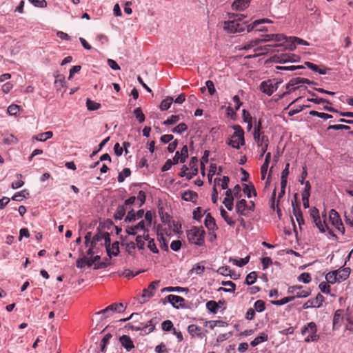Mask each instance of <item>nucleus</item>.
<instances>
[{"label":"nucleus","mask_w":353,"mask_h":353,"mask_svg":"<svg viewBox=\"0 0 353 353\" xmlns=\"http://www.w3.org/2000/svg\"><path fill=\"white\" fill-rule=\"evenodd\" d=\"M154 290V281H152L148 288H145L143 290L142 294L139 299V301L140 303L143 304L146 303L150 300V299L153 296Z\"/></svg>","instance_id":"obj_8"},{"label":"nucleus","mask_w":353,"mask_h":353,"mask_svg":"<svg viewBox=\"0 0 353 353\" xmlns=\"http://www.w3.org/2000/svg\"><path fill=\"white\" fill-rule=\"evenodd\" d=\"M207 308L213 313H216L218 309V305L216 302L214 301H210L206 303Z\"/></svg>","instance_id":"obj_54"},{"label":"nucleus","mask_w":353,"mask_h":353,"mask_svg":"<svg viewBox=\"0 0 353 353\" xmlns=\"http://www.w3.org/2000/svg\"><path fill=\"white\" fill-rule=\"evenodd\" d=\"M268 339V336L265 333H261L259 336L255 338L251 343L250 345L253 347L256 346L259 343L266 341Z\"/></svg>","instance_id":"obj_31"},{"label":"nucleus","mask_w":353,"mask_h":353,"mask_svg":"<svg viewBox=\"0 0 353 353\" xmlns=\"http://www.w3.org/2000/svg\"><path fill=\"white\" fill-rule=\"evenodd\" d=\"M295 299V296H287L278 301H272L271 303L274 305H282Z\"/></svg>","instance_id":"obj_40"},{"label":"nucleus","mask_w":353,"mask_h":353,"mask_svg":"<svg viewBox=\"0 0 353 353\" xmlns=\"http://www.w3.org/2000/svg\"><path fill=\"white\" fill-rule=\"evenodd\" d=\"M86 106L88 110H97L100 108L101 104L97 103L94 101H92L90 99H87L86 100Z\"/></svg>","instance_id":"obj_37"},{"label":"nucleus","mask_w":353,"mask_h":353,"mask_svg":"<svg viewBox=\"0 0 353 353\" xmlns=\"http://www.w3.org/2000/svg\"><path fill=\"white\" fill-rule=\"evenodd\" d=\"M205 231L202 228L193 227L188 231L187 236L190 243L202 245L204 243Z\"/></svg>","instance_id":"obj_3"},{"label":"nucleus","mask_w":353,"mask_h":353,"mask_svg":"<svg viewBox=\"0 0 353 353\" xmlns=\"http://www.w3.org/2000/svg\"><path fill=\"white\" fill-rule=\"evenodd\" d=\"M149 322L150 323V325H145L143 327H141V324L130 325V323L128 324L127 325H125V327H129L132 330H143V332L145 334H149V333L152 332L153 331V330L154 329V326L152 324V320H150Z\"/></svg>","instance_id":"obj_13"},{"label":"nucleus","mask_w":353,"mask_h":353,"mask_svg":"<svg viewBox=\"0 0 353 353\" xmlns=\"http://www.w3.org/2000/svg\"><path fill=\"white\" fill-rule=\"evenodd\" d=\"M260 128H261V122H259V125L257 128H255L254 132V139L255 141L257 143L258 145L260 146L261 143V137L262 135L260 133Z\"/></svg>","instance_id":"obj_42"},{"label":"nucleus","mask_w":353,"mask_h":353,"mask_svg":"<svg viewBox=\"0 0 353 353\" xmlns=\"http://www.w3.org/2000/svg\"><path fill=\"white\" fill-rule=\"evenodd\" d=\"M222 285L229 287V288H220L219 289V291L222 290V291L227 292H234L235 289H236V285L233 282H232L230 281H223Z\"/></svg>","instance_id":"obj_27"},{"label":"nucleus","mask_w":353,"mask_h":353,"mask_svg":"<svg viewBox=\"0 0 353 353\" xmlns=\"http://www.w3.org/2000/svg\"><path fill=\"white\" fill-rule=\"evenodd\" d=\"M342 314H343V311L340 310H337L335 312L334 319H333L334 325L340 323V321L342 320Z\"/></svg>","instance_id":"obj_57"},{"label":"nucleus","mask_w":353,"mask_h":353,"mask_svg":"<svg viewBox=\"0 0 353 353\" xmlns=\"http://www.w3.org/2000/svg\"><path fill=\"white\" fill-rule=\"evenodd\" d=\"M198 197L196 192L188 190L182 194V199L186 201L196 202Z\"/></svg>","instance_id":"obj_22"},{"label":"nucleus","mask_w":353,"mask_h":353,"mask_svg":"<svg viewBox=\"0 0 353 353\" xmlns=\"http://www.w3.org/2000/svg\"><path fill=\"white\" fill-rule=\"evenodd\" d=\"M104 239H105V232L99 231L97 234H95L94 235L90 243L93 245H96L97 242L101 241Z\"/></svg>","instance_id":"obj_38"},{"label":"nucleus","mask_w":353,"mask_h":353,"mask_svg":"<svg viewBox=\"0 0 353 353\" xmlns=\"http://www.w3.org/2000/svg\"><path fill=\"white\" fill-rule=\"evenodd\" d=\"M125 212L126 208L125 205H119L114 215V219L121 220L125 216Z\"/></svg>","instance_id":"obj_30"},{"label":"nucleus","mask_w":353,"mask_h":353,"mask_svg":"<svg viewBox=\"0 0 353 353\" xmlns=\"http://www.w3.org/2000/svg\"><path fill=\"white\" fill-rule=\"evenodd\" d=\"M301 77H296L292 79L286 85V88L288 90L286 92H284L281 97H283L285 94L290 93L292 92V90H294L296 88H299V86H296L299 84H301Z\"/></svg>","instance_id":"obj_16"},{"label":"nucleus","mask_w":353,"mask_h":353,"mask_svg":"<svg viewBox=\"0 0 353 353\" xmlns=\"http://www.w3.org/2000/svg\"><path fill=\"white\" fill-rule=\"evenodd\" d=\"M119 342L128 352H130L134 347L133 341L128 335L121 336L119 338Z\"/></svg>","instance_id":"obj_12"},{"label":"nucleus","mask_w":353,"mask_h":353,"mask_svg":"<svg viewBox=\"0 0 353 353\" xmlns=\"http://www.w3.org/2000/svg\"><path fill=\"white\" fill-rule=\"evenodd\" d=\"M310 114L312 115V116H317L323 119H328L332 118V116L331 114L324 113V112H319L315 110L310 111Z\"/></svg>","instance_id":"obj_49"},{"label":"nucleus","mask_w":353,"mask_h":353,"mask_svg":"<svg viewBox=\"0 0 353 353\" xmlns=\"http://www.w3.org/2000/svg\"><path fill=\"white\" fill-rule=\"evenodd\" d=\"M234 130L231 138L227 141V143L234 148L239 149L240 145L245 144L244 132L241 127L239 125H234L233 127Z\"/></svg>","instance_id":"obj_2"},{"label":"nucleus","mask_w":353,"mask_h":353,"mask_svg":"<svg viewBox=\"0 0 353 353\" xmlns=\"http://www.w3.org/2000/svg\"><path fill=\"white\" fill-rule=\"evenodd\" d=\"M236 213L240 216H247V210H248V205L245 199L239 201L235 205Z\"/></svg>","instance_id":"obj_11"},{"label":"nucleus","mask_w":353,"mask_h":353,"mask_svg":"<svg viewBox=\"0 0 353 353\" xmlns=\"http://www.w3.org/2000/svg\"><path fill=\"white\" fill-rule=\"evenodd\" d=\"M289 59H290V57L288 55V53L281 54L276 55L274 57L275 61L277 63H287L290 60Z\"/></svg>","instance_id":"obj_43"},{"label":"nucleus","mask_w":353,"mask_h":353,"mask_svg":"<svg viewBox=\"0 0 353 353\" xmlns=\"http://www.w3.org/2000/svg\"><path fill=\"white\" fill-rule=\"evenodd\" d=\"M302 334L306 336L305 341L306 342L315 341L318 340L319 336L316 334V325L311 322L302 330Z\"/></svg>","instance_id":"obj_4"},{"label":"nucleus","mask_w":353,"mask_h":353,"mask_svg":"<svg viewBox=\"0 0 353 353\" xmlns=\"http://www.w3.org/2000/svg\"><path fill=\"white\" fill-rule=\"evenodd\" d=\"M259 147H261V158L263 157L264 154L266 152L268 147V138L267 136L262 134L261 137V143Z\"/></svg>","instance_id":"obj_32"},{"label":"nucleus","mask_w":353,"mask_h":353,"mask_svg":"<svg viewBox=\"0 0 353 353\" xmlns=\"http://www.w3.org/2000/svg\"><path fill=\"white\" fill-rule=\"evenodd\" d=\"M290 39L292 44L294 45L293 48L291 46L290 47V50H293L296 45H309V43L306 41H304L302 39L298 37H290Z\"/></svg>","instance_id":"obj_41"},{"label":"nucleus","mask_w":353,"mask_h":353,"mask_svg":"<svg viewBox=\"0 0 353 353\" xmlns=\"http://www.w3.org/2000/svg\"><path fill=\"white\" fill-rule=\"evenodd\" d=\"M181 247V242L179 240L173 241L170 243V248L173 251H179L180 250Z\"/></svg>","instance_id":"obj_64"},{"label":"nucleus","mask_w":353,"mask_h":353,"mask_svg":"<svg viewBox=\"0 0 353 353\" xmlns=\"http://www.w3.org/2000/svg\"><path fill=\"white\" fill-rule=\"evenodd\" d=\"M314 222L315 223V225L321 232H324L325 231L327 225L325 224V221L322 222L321 219L319 218V220L314 221Z\"/></svg>","instance_id":"obj_62"},{"label":"nucleus","mask_w":353,"mask_h":353,"mask_svg":"<svg viewBox=\"0 0 353 353\" xmlns=\"http://www.w3.org/2000/svg\"><path fill=\"white\" fill-rule=\"evenodd\" d=\"M265 309V303L263 300H258L254 303V311L261 312Z\"/></svg>","instance_id":"obj_48"},{"label":"nucleus","mask_w":353,"mask_h":353,"mask_svg":"<svg viewBox=\"0 0 353 353\" xmlns=\"http://www.w3.org/2000/svg\"><path fill=\"white\" fill-rule=\"evenodd\" d=\"M288 292L290 294H295V298L307 297L310 295V291L309 290H303L301 285H294L288 288Z\"/></svg>","instance_id":"obj_9"},{"label":"nucleus","mask_w":353,"mask_h":353,"mask_svg":"<svg viewBox=\"0 0 353 353\" xmlns=\"http://www.w3.org/2000/svg\"><path fill=\"white\" fill-rule=\"evenodd\" d=\"M204 223L205 227L209 230L214 231L218 228L215 223V219L211 216L210 213H208L206 215Z\"/></svg>","instance_id":"obj_19"},{"label":"nucleus","mask_w":353,"mask_h":353,"mask_svg":"<svg viewBox=\"0 0 353 353\" xmlns=\"http://www.w3.org/2000/svg\"><path fill=\"white\" fill-rule=\"evenodd\" d=\"M111 337H112V334H107L102 339V340L101 341V352H105L106 345L109 343V341L111 339Z\"/></svg>","instance_id":"obj_47"},{"label":"nucleus","mask_w":353,"mask_h":353,"mask_svg":"<svg viewBox=\"0 0 353 353\" xmlns=\"http://www.w3.org/2000/svg\"><path fill=\"white\" fill-rule=\"evenodd\" d=\"M243 192L247 194L248 198L251 196V192H252L254 196H256L255 188L252 183L245 184L243 187Z\"/></svg>","instance_id":"obj_34"},{"label":"nucleus","mask_w":353,"mask_h":353,"mask_svg":"<svg viewBox=\"0 0 353 353\" xmlns=\"http://www.w3.org/2000/svg\"><path fill=\"white\" fill-rule=\"evenodd\" d=\"M168 301L172 305L176 308H179L180 306L183 307L184 305L185 299L181 296L170 294L168 295L165 299L161 300L163 304Z\"/></svg>","instance_id":"obj_10"},{"label":"nucleus","mask_w":353,"mask_h":353,"mask_svg":"<svg viewBox=\"0 0 353 353\" xmlns=\"http://www.w3.org/2000/svg\"><path fill=\"white\" fill-rule=\"evenodd\" d=\"M325 279L327 283L332 284L335 283L336 282H339V279L337 278L336 271L328 272L325 276Z\"/></svg>","instance_id":"obj_33"},{"label":"nucleus","mask_w":353,"mask_h":353,"mask_svg":"<svg viewBox=\"0 0 353 353\" xmlns=\"http://www.w3.org/2000/svg\"><path fill=\"white\" fill-rule=\"evenodd\" d=\"M179 153L181 155V162L184 163L188 157V150L187 145H184Z\"/></svg>","instance_id":"obj_56"},{"label":"nucleus","mask_w":353,"mask_h":353,"mask_svg":"<svg viewBox=\"0 0 353 353\" xmlns=\"http://www.w3.org/2000/svg\"><path fill=\"white\" fill-rule=\"evenodd\" d=\"M292 205L293 208V214L296 217V221L298 222L300 228H301V225L304 223V219L300 207L297 204L295 205L293 201L292 202Z\"/></svg>","instance_id":"obj_15"},{"label":"nucleus","mask_w":353,"mask_h":353,"mask_svg":"<svg viewBox=\"0 0 353 353\" xmlns=\"http://www.w3.org/2000/svg\"><path fill=\"white\" fill-rule=\"evenodd\" d=\"M225 198L224 199L223 203L228 210H232L233 208V201L234 196L232 195V192L230 189H228L225 192Z\"/></svg>","instance_id":"obj_17"},{"label":"nucleus","mask_w":353,"mask_h":353,"mask_svg":"<svg viewBox=\"0 0 353 353\" xmlns=\"http://www.w3.org/2000/svg\"><path fill=\"white\" fill-rule=\"evenodd\" d=\"M298 280L302 281L304 283H308L311 281V276L309 273L303 272L299 277Z\"/></svg>","instance_id":"obj_55"},{"label":"nucleus","mask_w":353,"mask_h":353,"mask_svg":"<svg viewBox=\"0 0 353 353\" xmlns=\"http://www.w3.org/2000/svg\"><path fill=\"white\" fill-rule=\"evenodd\" d=\"M172 102L173 98L171 97H168L161 102L159 108L161 111L167 110L170 108Z\"/></svg>","instance_id":"obj_25"},{"label":"nucleus","mask_w":353,"mask_h":353,"mask_svg":"<svg viewBox=\"0 0 353 353\" xmlns=\"http://www.w3.org/2000/svg\"><path fill=\"white\" fill-rule=\"evenodd\" d=\"M173 327V323L170 320L163 321L161 324V328L163 331L168 332Z\"/></svg>","instance_id":"obj_59"},{"label":"nucleus","mask_w":353,"mask_h":353,"mask_svg":"<svg viewBox=\"0 0 353 353\" xmlns=\"http://www.w3.org/2000/svg\"><path fill=\"white\" fill-rule=\"evenodd\" d=\"M220 212L221 216L228 225L230 226H234L235 225V221L232 217L229 216L228 212L222 207L220 209Z\"/></svg>","instance_id":"obj_29"},{"label":"nucleus","mask_w":353,"mask_h":353,"mask_svg":"<svg viewBox=\"0 0 353 353\" xmlns=\"http://www.w3.org/2000/svg\"><path fill=\"white\" fill-rule=\"evenodd\" d=\"M134 114L137 119L139 121V123H143L145 121V115L142 112L141 108H137L134 110Z\"/></svg>","instance_id":"obj_45"},{"label":"nucleus","mask_w":353,"mask_h":353,"mask_svg":"<svg viewBox=\"0 0 353 353\" xmlns=\"http://www.w3.org/2000/svg\"><path fill=\"white\" fill-rule=\"evenodd\" d=\"M289 168H290V163H288L285 165V168L281 172V182L283 186L287 185V179H288V176L289 174Z\"/></svg>","instance_id":"obj_35"},{"label":"nucleus","mask_w":353,"mask_h":353,"mask_svg":"<svg viewBox=\"0 0 353 353\" xmlns=\"http://www.w3.org/2000/svg\"><path fill=\"white\" fill-rule=\"evenodd\" d=\"M145 227V221L144 220H141L137 225L134 226H128L126 229V232L130 235H134L137 233L138 230H144Z\"/></svg>","instance_id":"obj_18"},{"label":"nucleus","mask_w":353,"mask_h":353,"mask_svg":"<svg viewBox=\"0 0 353 353\" xmlns=\"http://www.w3.org/2000/svg\"><path fill=\"white\" fill-rule=\"evenodd\" d=\"M157 240L159 242V247L164 251H168V243L170 240V237L169 235H164L161 233L159 234V231L157 232Z\"/></svg>","instance_id":"obj_14"},{"label":"nucleus","mask_w":353,"mask_h":353,"mask_svg":"<svg viewBox=\"0 0 353 353\" xmlns=\"http://www.w3.org/2000/svg\"><path fill=\"white\" fill-rule=\"evenodd\" d=\"M29 195V193L27 192V190H24L20 192H18L14 194V196L12 197V199L13 201H21L24 198H26L27 196Z\"/></svg>","instance_id":"obj_36"},{"label":"nucleus","mask_w":353,"mask_h":353,"mask_svg":"<svg viewBox=\"0 0 353 353\" xmlns=\"http://www.w3.org/2000/svg\"><path fill=\"white\" fill-rule=\"evenodd\" d=\"M108 255L110 258L112 257V256H117L119 253V243L118 241L114 242L112 245L108 250H106Z\"/></svg>","instance_id":"obj_23"},{"label":"nucleus","mask_w":353,"mask_h":353,"mask_svg":"<svg viewBox=\"0 0 353 353\" xmlns=\"http://www.w3.org/2000/svg\"><path fill=\"white\" fill-rule=\"evenodd\" d=\"M159 214L162 222L169 223L170 221V216L168 212H164L162 207H159Z\"/></svg>","instance_id":"obj_39"},{"label":"nucleus","mask_w":353,"mask_h":353,"mask_svg":"<svg viewBox=\"0 0 353 353\" xmlns=\"http://www.w3.org/2000/svg\"><path fill=\"white\" fill-rule=\"evenodd\" d=\"M329 216L332 225L334 226L338 231L343 234L345 232V228L340 219L339 213L335 210L332 209L330 212Z\"/></svg>","instance_id":"obj_6"},{"label":"nucleus","mask_w":353,"mask_h":353,"mask_svg":"<svg viewBox=\"0 0 353 353\" xmlns=\"http://www.w3.org/2000/svg\"><path fill=\"white\" fill-rule=\"evenodd\" d=\"M197 159L196 157H192L190 161L189 165L192 170V174H196L198 172V168L196 166Z\"/></svg>","instance_id":"obj_58"},{"label":"nucleus","mask_w":353,"mask_h":353,"mask_svg":"<svg viewBox=\"0 0 353 353\" xmlns=\"http://www.w3.org/2000/svg\"><path fill=\"white\" fill-rule=\"evenodd\" d=\"M53 136V132L52 131H47L43 133H40L37 135L33 136L32 137V141H46V140L52 138Z\"/></svg>","instance_id":"obj_20"},{"label":"nucleus","mask_w":353,"mask_h":353,"mask_svg":"<svg viewBox=\"0 0 353 353\" xmlns=\"http://www.w3.org/2000/svg\"><path fill=\"white\" fill-rule=\"evenodd\" d=\"M261 43V40H260V39L252 40V41H250L249 43H248L247 44H245L243 47V49L249 50L253 47L256 46L258 44H259Z\"/></svg>","instance_id":"obj_60"},{"label":"nucleus","mask_w":353,"mask_h":353,"mask_svg":"<svg viewBox=\"0 0 353 353\" xmlns=\"http://www.w3.org/2000/svg\"><path fill=\"white\" fill-rule=\"evenodd\" d=\"M20 106L16 104H12L8 106L7 112L10 115H17L19 111Z\"/></svg>","instance_id":"obj_50"},{"label":"nucleus","mask_w":353,"mask_h":353,"mask_svg":"<svg viewBox=\"0 0 353 353\" xmlns=\"http://www.w3.org/2000/svg\"><path fill=\"white\" fill-rule=\"evenodd\" d=\"M149 239V234L144 231L143 235H138L136 238L137 245L139 249H143L145 245V241Z\"/></svg>","instance_id":"obj_26"},{"label":"nucleus","mask_w":353,"mask_h":353,"mask_svg":"<svg viewBox=\"0 0 353 353\" xmlns=\"http://www.w3.org/2000/svg\"><path fill=\"white\" fill-rule=\"evenodd\" d=\"M278 83H274L272 80H267L262 81L260 85V90L268 94V96L272 95L275 90L278 88Z\"/></svg>","instance_id":"obj_7"},{"label":"nucleus","mask_w":353,"mask_h":353,"mask_svg":"<svg viewBox=\"0 0 353 353\" xmlns=\"http://www.w3.org/2000/svg\"><path fill=\"white\" fill-rule=\"evenodd\" d=\"M250 260V256H248L243 259H241L240 260H237L233 258H230L229 261L232 262L234 265L239 266V267H243V265H246Z\"/></svg>","instance_id":"obj_28"},{"label":"nucleus","mask_w":353,"mask_h":353,"mask_svg":"<svg viewBox=\"0 0 353 353\" xmlns=\"http://www.w3.org/2000/svg\"><path fill=\"white\" fill-rule=\"evenodd\" d=\"M125 307L123 303H112L108 307H106L105 309L99 311L97 314H103L105 316V318H107L110 316L113 312H123L125 311Z\"/></svg>","instance_id":"obj_5"},{"label":"nucleus","mask_w":353,"mask_h":353,"mask_svg":"<svg viewBox=\"0 0 353 353\" xmlns=\"http://www.w3.org/2000/svg\"><path fill=\"white\" fill-rule=\"evenodd\" d=\"M248 5L246 0H236L233 2L232 8L234 10L241 11L245 9Z\"/></svg>","instance_id":"obj_21"},{"label":"nucleus","mask_w":353,"mask_h":353,"mask_svg":"<svg viewBox=\"0 0 353 353\" xmlns=\"http://www.w3.org/2000/svg\"><path fill=\"white\" fill-rule=\"evenodd\" d=\"M256 273L255 272H252L250 274H248L245 278V283L247 285H252L254 283V282L256 280Z\"/></svg>","instance_id":"obj_46"},{"label":"nucleus","mask_w":353,"mask_h":353,"mask_svg":"<svg viewBox=\"0 0 353 353\" xmlns=\"http://www.w3.org/2000/svg\"><path fill=\"white\" fill-rule=\"evenodd\" d=\"M205 85L206 88H208L209 94L210 95H213L216 92L214 83L212 81L208 80L205 82Z\"/></svg>","instance_id":"obj_61"},{"label":"nucleus","mask_w":353,"mask_h":353,"mask_svg":"<svg viewBox=\"0 0 353 353\" xmlns=\"http://www.w3.org/2000/svg\"><path fill=\"white\" fill-rule=\"evenodd\" d=\"M243 14H232L230 20L224 22L223 28L230 33L241 32L245 29V23L241 22Z\"/></svg>","instance_id":"obj_1"},{"label":"nucleus","mask_w":353,"mask_h":353,"mask_svg":"<svg viewBox=\"0 0 353 353\" xmlns=\"http://www.w3.org/2000/svg\"><path fill=\"white\" fill-rule=\"evenodd\" d=\"M337 273V278L339 279V282L341 281L345 280L350 275V269L349 268H345L343 269H339L336 270Z\"/></svg>","instance_id":"obj_24"},{"label":"nucleus","mask_w":353,"mask_h":353,"mask_svg":"<svg viewBox=\"0 0 353 353\" xmlns=\"http://www.w3.org/2000/svg\"><path fill=\"white\" fill-rule=\"evenodd\" d=\"M188 129V126L184 123H181L178 125H176L175 128L172 129V132L176 133H182L183 132L185 131Z\"/></svg>","instance_id":"obj_52"},{"label":"nucleus","mask_w":353,"mask_h":353,"mask_svg":"<svg viewBox=\"0 0 353 353\" xmlns=\"http://www.w3.org/2000/svg\"><path fill=\"white\" fill-rule=\"evenodd\" d=\"M313 301L314 307H319L324 301V297L321 294H318L315 299H314Z\"/></svg>","instance_id":"obj_63"},{"label":"nucleus","mask_w":353,"mask_h":353,"mask_svg":"<svg viewBox=\"0 0 353 353\" xmlns=\"http://www.w3.org/2000/svg\"><path fill=\"white\" fill-rule=\"evenodd\" d=\"M217 272L224 276L230 275L232 279H236L235 277H233L232 275H230L231 270L227 266L219 268L217 270Z\"/></svg>","instance_id":"obj_53"},{"label":"nucleus","mask_w":353,"mask_h":353,"mask_svg":"<svg viewBox=\"0 0 353 353\" xmlns=\"http://www.w3.org/2000/svg\"><path fill=\"white\" fill-rule=\"evenodd\" d=\"M180 118L179 115H172L167 120L163 122L165 125H173L179 121Z\"/></svg>","instance_id":"obj_51"},{"label":"nucleus","mask_w":353,"mask_h":353,"mask_svg":"<svg viewBox=\"0 0 353 353\" xmlns=\"http://www.w3.org/2000/svg\"><path fill=\"white\" fill-rule=\"evenodd\" d=\"M16 176L17 178L18 179V180L17 181H14L11 184V187L13 189H17V188H21V186L23 185L24 184V182L23 181L21 180L23 176L21 174H16Z\"/></svg>","instance_id":"obj_44"}]
</instances>
